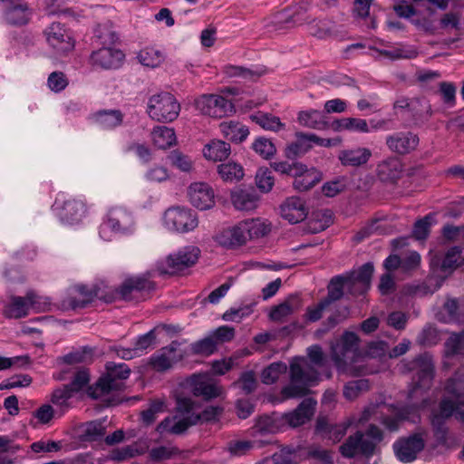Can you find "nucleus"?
Returning a JSON list of instances; mask_svg holds the SVG:
<instances>
[{
	"label": "nucleus",
	"instance_id": "nucleus-1",
	"mask_svg": "<svg viewBox=\"0 0 464 464\" xmlns=\"http://www.w3.org/2000/svg\"><path fill=\"white\" fill-rule=\"evenodd\" d=\"M290 384L282 389V395L286 398H301L310 393V387L320 381L318 371L310 365L304 358L295 357L289 366Z\"/></svg>",
	"mask_w": 464,
	"mask_h": 464
},
{
	"label": "nucleus",
	"instance_id": "nucleus-2",
	"mask_svg": "<svg viewBox=\"0 0 464 464\" xmlns=\"http://www.w3.org/2000/svg\"><path fill=\"white\" fill-rule=\"evenodd\" d=\"M382 440V430L375 424H370L365 432L357 430L350 435L339 447V452L346 459H353L357 455L370 459L376 453L377 445Z\"/></svg>",
	"mask_w": 464,
	"mask_h": 464
},
{
	"label": "nucleus",
	"instance_id": "nucleus-3",
	"mask_svg": "<svg viewBox=\"0 0 464 464\" xmlns=\"http://www.w3.org/2000/svg\"><path fill=\"white\" fill-rule=\"evenodd\" d=\"M270 228L258 219H247L222 229L215 236L218 244L227 248H236L245 245L247 240L268 234Z\"/></svg>",
	"mask_w": 464,
	"mask_h": 464
},
{
	"label": "nucleus",
	"instance_id": "nucleus-4",
	"mask_svg": "<svg viewBox=\"0 0 464 464\" xmlns=\"http://www.w3.org/2000/svg\"><path fill=\"white\" fill-rule=\"evenodd\" d=\"M106 373L98 381L88 387L87 395L92 400H98L110 394L113 391H121L124 388L123 381L128 379L130 369L125 363H106Z\"/></svg>",
	"mask_w": 464,
	"mask_h": 464
},
{
	"label": "nucleus",
	"instance_id": "nucleus-5",
	"mask_svg": "<svg viewBox=\"0 0 464 464\" xmlns=\"http://www.w3.org/2000/svg\"><path fill=\"white\" fill-rule=\"evenodd\" d=\"M271 168L284 175L294 178L295 189L304 192L311 189L323 179V173L315 168H307L301 162L275 161L270 163Z\"/></svg>",
	"mask_w": 464,
	"mask_h": 464
},
{
	"label": "nucleus",
	"instance_id": "nucleus-6",
	"mask_svg": "<svg viewBox=\"0 0 464 464\" xmlns=\"http://www.w3.org/2000/svg\"><path fill=\"white\" fill-rule=\"evenodd\" d=\"M103 283L95 284L92 286L78 284L72 287L69 295L63 301V305L67 309L76 310L88 306L98 298L105 303H111L114 300V294L106 291Z\"/></svg>",
	"mask_w": 464,
	"mask_h": 464
},
{
	"label": "nucleus",
	"instance_id": "nucleus-7",
	"mask_svg": "<svg viewBox=\"0 0 464 464\" xmlns=\"http://www.w3.org/2000/svg\"><path fill=\"white\" fill-rule=\"evenodd\" d=\"M400 369L402 373H415L412 378L413 391L430 388L434 378L435 365L429 353H420L410 361H402Z\"/></svg>",
	"mask_w": 464,
	"mask_h": 464
},
{
	"label": "nucleus",
	"instance_id": "nucleus-8",
	"mask_svg": "<svg viewBox=\"0 0 464 464\" xmlns=\"http://www.w3.org/2000/svg\"><path fill=\"white\" fill-rule=\"evenodd\" d=\"M200 250L197 246H187L175 254L169 255L156 265L160 275L176 276L194 266L199 256Z\"/></svg>",
	"mask_w": 464,
	"mask_h": 464
},
{
	"label": "nucleus",
	"instance_id": "nucleus-9",
	"mask_svg": "<svg viewBox=\"0 0 464 464\" xmlns=\"http://www.w3.org/2000/svg\"><path fill=\"white\" fill-rule=\"evenodd\" d=\"M179 111V103L169 92H161L150 98L148 113L152 120L171 122L178 118Z\"/></svg>",
	"mask_w": 464,
	"mask_h": 464
},
{
	"label": "nucleus",
	"instance_id": "nucleus-10",
	"mask_svg": "<svg viewBox=\"0 0 464 464\" xmlns=\"http://www.w3.org/2000/svg\"><path fill=\"white\" fill-rule=\"evenodd\" d=\"M155 289V283L146 276L126 278L116 290V293L125 301L144 300Z\"/></svg>",
	"mask_w": 464,
	"mask_h": 464
},
{
	"label": "nucleus",
	"instance_id": "nucleus-11",
	"mask_svg": "<svg viewBox=\"0 0 464 464\" xmlns=\"http://www.w3.org/2000/svg\"><path fill=\"white\" fill-rule=\"evenodd\" d=\"M195 106L202 114L223 118L235 112L234 104L220 95L203 94L195 101Z\"/></svg>",
	"mask_w": 464,
	"mask_h": 464
},
{
	"label": "nucleus",
	"instance_id": "nucleus-12",
	"mask_svg": "<svg viewBox=\"0 0 464 464\" xmlns=\"http://www.w3.org/2000/svg\"><path fill=\"white\" fill-rule=\"evenodd\" d=\"M373 271V264L368 262L357 271L343 276L346 292L353 296L364 295L370 289Z\"/></svg>",
	"mask_w": 464,
	"mask_h": 464
},
{
	"label": "nucleus",
	"instance_id": "nucleus-13",
	"mask_svg": "<svg viewBox=\"0 0 464 464\" xmlns=\"http://www.w3.org/2000/svg\"><path fill=\"white\" fill-rule=\"evenodd\" d=\"M425 448V440L420 433L402 437L393 443V450L397 459L403 463H410Z\"/></svg>",
	"mask_w": 464,
	"mask_h": 464
},
{
	"label": "nucleus",
	"instance_id": "nucleus-14",
	"mask_svg": "<svg viewBox=\"0 0 464 464\" xmlns=\"http://www.w3.org/2000/svg\"><path fill=\"white\" fill-rule=\"evenodd\" d=\"M316 404L317 402L314 399L305 398L294 411L281 413L284 429L286 427L297 428L305 424L313 418Z\"/></svg>",
	"mask_w": 464,
	"mask_h": 464
},
{
	"label": "nucleus",
	"instance_id": "nucleus-15",
	"mask_svg": "<svg viewBox=\"0 0 464 464\" xmlns=\"http://www.w3.org/2000/svg\"><path fill=\"white\" fill-rule=\"evenodd\" d=\"M166 223L179 232H188L198 226L197 216L192 210L175 207L165 212Z\"/></svg>",
	"mask_w": 464,
	"mask_h": 464
},
{
	"label": "nucleus",
	"instance_id": "nucleus-16",
	"mask_svg": "<svg viewBox=\"0 0 464 464\" xmlns=\"http://www.w3.org/2000/svg\"><path fill=\"white\" fill-rule=\"evenodd\" d=\"M45 34L48 44L59 54L67 53L74 48L73 38L60 23H53Z\"/></svg>",
	"mask_w": 464,
	"mask_h": 464
},
{
	"label": "nucleus",
	"instance_id": "nucleus-17",
	"mask_svg": "<svg viewBox=\"0 0 464 464\" xmlns=\"http://www.w3.org/2000/svg\"><path fill=\"white\" fill-rule=\"evenodd\" d=\"M393 109L407 110L415 121H427L432 114L430 104L425 98L401 96L395 101Z\"/></svg>",
	"mask_w": 464,
	"mask_h": 464
},
{
	"label": "nucleus",
	"instance_id": "nucleus-18",
	"mask_svg": "<svg viewBox=\"0 0 464 464\" xmlns=\"http://www.w3.org/2000/svg\"><path fill=\"white\" fill-rule=\"evenodd\" d=\"M178 341H172L169 345L162 347L150 359L149 364L157 372H165L170 369L174 363L182 360V355L178 354Z\"/></svg>",
	"mask_w": 464,
	"mask_h": 464
},
{
	"label": "nucleus",
	"instance_id": "nucleus-19",
	"mask_svg": "<svg viewBox=\"0 0 464 464\" xmlns=\"http://www.w3.org/2000/svg\"><path fill=\"white\" fill-rule=\"evenodd\" d=\"M124 59V53L120 49L111 46H102L91 54V61L93 65L102 69L112 70L121 66Z\"/></svg>",
	"mask_w": 464,
	"mask_h": 464
},
{
	"label": "nucleus",
	"instance_id": "nucleus-20",
	"mask_svg": "<svg viewBox=\"0 0 464 464\" xmlns=\"http://www.w3.org/2000/svg\"><path fill=\"white\" fill-rule=\"evenodd\" d=\"M188 193L190 203L200 210L209 209L215 204L214 190L208 183H192Z\"/></svg>",
	"mask_w": 464,
	"mask_h": 464
},
{
	"label": "nucleus",
	"instance_id": "nucleus-21",
	"mask_svg": "<svg viewBox=\"0 0 464 464\" xmlns=\"http://www.w3.org/2000/svg\"><path fill=\"white\" fill-rule=\"evenodd\" d=\"M419 142V136L411 131L399 132L386 138L388 148L399 155H406L415 150Z\"/></svg>",
	"mask_w": 464,
	"mask_h": 464
},
{
	"label": "nucleus",
	"instance_id": "nucleus-22",
	"mask_svg": "<svg viewBox=\"0 0 464 464\" xmlns=\"http://www.w3.org/2000/svg\"><path fill=\"white\" fill-rule=\"evenodd\" d=\"M38 296L33 291L27 292L25 297L12 296L11 302L5 308V315L8 318H22L27 315L28 308L35 307Z\"/></svg>",
	"mask_w": 464,
	"mask_h": 464
},
{
	"label": "nucleus",
	"instance_id": "nucleus-23",
	"mask_svg": "<svg viewBox=\"0 0 464 464\" xmlns=\"http://www.w3.org/2000/svg\"><path fill=\"white\" fill-rule=\"evenodd\" d=\"M281 216L292 224L304 220L308 210L304 202L298 197L288 198L280 207Z\"/></svg>",
	"mask_w": 464,
	"mask_h": 464
},
{
	"label": "nucleus",
	"instance_id": "nucleus-24",
	"mask_svg": "<svg viewBox=\"0 0 464 464\" xmlns=\"http://www.w3.org/2000/svg\"><path fill=\"white\" fill-rule=\"evenodd\" d=\"M5 18L11 25H24L29 21L27 4L22 1L5 2Z\"/></svg>",
	"mask_w": 464,
	"mask_h": 464
},
{
	"label": "nucleus",
	"instance_id": "nucleus-25",
	"mask_svg": "<svg viewBox=\"0 0 464 464\" xmlns=\"http://www.w3.org/2000/svg\"><path fill=\"white\" fill-rule=\"evenodd\" d=\"M231 201L237 209L250 211L257 207L259 195L252 187L237 188L231 192Z\"/></svg>",
	"mask_w": 464,
	"mask_h": 464
},
{
	"label": "nucleus",
	"instance_id": "nucleus-26",
	"mask_svg": "<svg viewBox=\"0 0 464 464\" xmlns=\"http://www.w3.org/2000/svg\"><path fill=\"white\" fill-rule=\"evenodd\" d=\"M283 416L278 412L264 414L258 417L254 425L253 432L260 435L274 434L284 430Z\"/></svg>",
	"mask_w": 464,
	"mask_h": 464
},
{
	"label": "nucleus",
	"instance_id": "nucleus-27",
	"mask_svg": "<svg viewBox=\"0 0 464 464\" xmlns=\"http://www.w3.org/2000/svg\"><path fill=\"white\" fill-rule=\"evenodd\" d=\"M402 163L398 158L392 157L382 161L377 167L379 179L387 183H395L401 179Z\"/></svg>",
	"mask_w": 464,
	"mask_h": 464
},
{
	"label": "nucleus",
	"instance_id": "nucleus-28",
	"mask_svg": "<svg viewBox=\"0 0 464 464\" xmlns=\"http://www.w3.org/2000/svg\"><path fill=\"white\" fill-rule=\"evenodd\" d=\"M296 140L288 144L285 149V157L286 161L297 162L296 159L304 156L311 149L310 133L296 132Z\"/></svg>",
	"mask_w": 464,
	"mask_h": 464
},
{
	"label": "nucleus",
	"instance_id": "nucleus-29",
	"mask_svg": "<svg viewBox=\"0 0 464 464\" xmlns=\"http://www.w3.org/2000/svg\"><path fill=\"white\" fill-rule=\"evenodd\" d=\"M301 305L300 296L298 295H290L283 303L272 307L269 318L275 322H281L285 317L298 310Z\"/></svg>",
	"mask_w": 464,
	"mask_h": 464
},
{
	"label": "nucleus",
	"instance_id": "nucleus-30",
	"mask_svg": "<svg viewBox=\"0 0 464 464\" xmlns=\"http://www.w3.org/2000/svg\"><path fill=\"white\" fill-rule=\"evenodd\" d=\"M85 213V207L82 201L67 200L59 210V218L63 222L73 224L79 222Z\"/></svg>",
	"mask_w": 464,
	"mask_h": 464
},
{
	"label": "nucleus",
	"instance_id": "nucleus-31",
	"mask_svg": "<svg viewBox=\"0 0 464 464\" xmlns=\"http://www.w3.org/2000/svg\"><path fill=\"white\" fill-rule=\"evenodd\" d=\"M371 156L372 152L370 150L357 148L340 151L338 159L343 166L359 167L365 164Z\"/></svg>",
	"mask_w": 464,
	"mask_h": 464
},
{
	"label": "nucleus",
	"instance_id": "nucleus-32",
	"mask_svg": "<svg viewBox=\"0 0 464 464\" xmlns=\"http://www.w3.org/2000/svg\"><path fill=\"white\" fill-rule=\"evenodd\" d=\"M360 339L358 335L353 332L346 331L343 333L341 338L340 353L341 354H335L334 360L338 367L345 363V358L348 353H355L359 348Z\"/></svg>",
	"mask_w": 464,
	"mask_h": 464
},
{
	"label": "nucleus",
	"instance_id": "nucleus-33",
	"mask_svg": "<svg viewBox=\"0 0 464 464\" xmlns=\"http://www.w3.org/2000/svg\"><path fill=\"white\" fill-rule=\"evenodd\" d=\"M329 129L334 131L351 130L357 132H369L368 123L363 119L358 118H342L330 122Z\"/></svg>",
	"mask_w": 464,
	"mask_h": 464
},
{
	"label": "nucleus",
	"instance_id": "nucleus-34",
	"mask_svg": "<svg viewBox=\"0 0 464 464\" xmlns=\"http://www.w3.org/2000/svg\"><path fill=\"white\" fill-rule=\"evenodd\" d=\"M224 73L228 77H240L245 81L256 82L266 73L265 67L250 69L244 66L227 65L224 68Z\"/></svg>",
	"mask_w": 464,
	"mask_h": 464
},
{
	"label": "nucleus",
	"instance_id": "nucleus-35",
	"mask_svg": "<svg viewBox=\"0 0 464 464\" xmlns=\"http://www.w3.org/2000/svg\"><path fill=\"white\" fill-rule=\"evenodd\" d=\"M297 119L304 127L315 130H326L330 127V122L326 121L323 113L316 110L300 111Z\"/></svg>",
	"mask_w": 464,
	"mask_h": 464
},
{
	"label": "nucleus",
	"instance_id": "nucleus-36",
	"mask_svg": "<svg viewBox=\"0 0 464 464\" xmlns=\"http://www.w3.org/2000/svg\"><path fill=\"white\" fill-rule=\"evenodd\" d=\"M333 211L327 208L313 211L308 222L310 231L319 233L325 230L333 224Z\"/></svg>",
	"mask_w": 464,
	"mask_h": 464
},
{
	"label": "nucleus",
	"instance_id": "nucleus-37",
	"mask_svg": "<svg viewBox=\"0 0 464 464\" xmlns=\"http://www.w3.org/2000/svg\"><path fill=\"white\" fill-rule=\"evenodd\" d=\"M92 117L95 122L108 129L120 126L123 121V114L120 110L98 111Z\"/></svg>",
	"mask_w": 464,
	"mask_h": 464
},
{
	"label": "nucleus",
	"instance_id": "nucleus-38",
	"mask_svg": "<svg viewBox=\"0 0 464 464\" xmlns=\"http://www.w3.org/2000/svg\"><path fill=\"white\" fill-rule=\"evenodd\" d=\"M231 151L230 144L223 140H213L206 145L203 153L206 159L213 161H222L226 160Z\"/></svg>",
	"mask_w": 464,
	"mask_h": 464
},
{
	"label": "nucleus",
	"instance_id": "nucleus-39",
	"mask_svg": "<svg viewBox=\"0 0 464 464\" xmlns=\"http://www.w3.org/2000/svg\"><path fill=\"white\" fill-rule=\"evenodd\" d=\"M457 411V401L450 398H442L437 409H433L430 412V420L447 422Z\"/></svg>",
	"mask_w": 464,
	"mask_h": 464
},
{
	"label": "nucleus",
	"instance_id": "nucleus-40",
	"mask_svg": "<svg viewBox=\"0 0 464 464\" xmlns=\"http://www.w3.org/2000/svg\"><path fill=\"white\" fill-rule=\"evenodd\" d=\"M154 145L161 150H166L176 143V135L173 129L166 126L156 127L152 133Z\"/></svg>",
	"mask_w": 464,
	"mask_h": 464
},
{
	"label": "nucleus",
	"instance_id": "nucleus-41",
	"mask_svg": "<svg viewBox=\"0 0 464 464\" xmlns=\"http://www.w3.org/2000/svg\"><path fill=\"white\" fill-rule=\"evenodd\" d=\"M225 137L233 142H242L249 134L248 129L239 122H222L219 125Z\"/></svg>",
	"mask_w": 464,
	"mask_h": 464
},
{
	"label": "nucleus",
	"instance_id": "nucleus-42",
	"mask_svg": "<svg viewBox=\"0 0 464 464\" xmlns=\"http://www.w3.org/2000/svg\"><path fill=\"white\" fill-rule=\"evenodd\" d=\"M218 173L225 182H237L245 175L243 167L234 161L219 164L218 166Z\"/></svg>",
	"mask_w": 464,
	"mask_h": 464
},
{
	"label": "nucleus",
	"instance_id": "nucleus-43",
	"mask_svg": "<svg viewBox=\"0 0 464 464\" xmlns=\"http://www.w3.org/2000/svg\"><path fill=\"white\" fill-rule=\"evenodd\" d=\"M106 434V428L100 420L87 422L82 430L79 438L82 441H97Z\"/></svg>",
	"mask_w": 464,
	"mask_h": 464
},
{
	"label": "nucleus",
	"instance_id": "nucleus-44",
	"mask_svg": "<svg viewBox=\"0 0 464 464\" xmlns=\"http://www.w3.org/2000/svg\"><path fill=\"white\" fill-rule=\"evenodd\" d=\"M328 293L323 301L330 305L332 303L340 300L345 290V283L343 276H334L328 285Z\"/></svg>",
	"mask_w": 464,
	"mask_h": 464
},
{
	"label": "nucleus",
	"instance_id": "nucleus-45",
	"mask_svg": "<svg viewBox=\"0 0 464 464\" xmlns=\"http://www.w3.org/2000/svg\"><path fill=\"white\" fill-rule=\"evenodd\" d=\"M107 222L109 227L117 232H128L134 224L132 217L123 210L118 211L116 217L110 216Z\"/></svg>",
	"mask_w": 464,
	"mask_h": 464
},
{
	"label": "nucleus",
	"instance_id": "nucleus-46",
	"mask_svg": "<svg viewBox=\"0 0 464 464\" xmlns=\"http://www.w3.org/2000/svg\"><path fill=\"white\" fill-rule=\"evenodd\" d=\"M251 119L254 122L266 130L278 131L285 126L278 117L269 113L259 111L255 115H251Z\"/></svg>",
	"mask_w": 464,
	"mask_h": 464
},
{
	"label": "nucleus",
	"instance_id": "nucleus-47",
	"mask_svg": "<svg viewBox=\"0 0 464 464\" xmlns=\"http://www.w3.org/2000/svg\"><path fill=\"white\" fill-rule=\"evenodd\" d=\"M93 353V348L84 346L82 349L73 351L59 358V360L69 365L74 363L88 362L92 361Z\"/></svg>",
	"mask_w": 464,
	"mask_h": 464
},
{
	"label": "nucleus",
	"instance_id": "nucleus-48",
	"mask_svg": "<svg viewBox=\"0 0 464 464\" xmlns=\"http://www.w3.org/2000/svg\"><path fill=\"white\" fill-rule=\"evenodd\" d=\"M287 366L283 362H276L266 367L261 373L262 382L265 384H273L285 373Z\"/></svg>",
	"mask_w": 464,
	"mask_h": 464
},
{
	"label": "nucleus",
	"instance_id": "nucleus-49",
	"mask_svg": "<svg viewBox=\"0 0 464 464\" xmlns=\"http://www.w3.org/2000/svg\"><path fill=\"white\" fill-rule=\"evenodd\" d=\"M90 381L91 374L89 370L82 367L73 373L72 381L66 385L71 389V391L77 394L84 388H86V391L88 390Z\"/></svg>",
	"mask_w": 464,
	"mask_h": 464
},
{
	"label": "nucleus",
	"instance_id": "nucleus-50",
	"mask_svg": "<svg viewBox=\"0 0 464 464\" xmlns=\"http://www.w3.org/2000/svg\"><path fill=\"white\" fill-rule=\"evenodd\" d=\"M137 58L141 64L151 68L159 66L164 60V56L161 52L153 48H145L141 50L138 53Z\"/></svg>",
	"mask_w": 464,
	"mask_h": 464
},
{
	"label": "nucleus",
	"instance_id": "nucleus-51",
	"mask_svg": "<svg viewBox=\"0 0 464 464\" xmlns=\"http://www.w3.org/2000/svg\"><path fill=\"white\" fill-rule=\"evenodd\" d=\"M217 342L211 336L190 344L191 353L195 355L209 356L217 351Z\"/></svg>",
	"mask_w": 464,
	"mask_h": 464
},
{
	"label": "nucleus",
	"instance_id": "nucleus-52",
	"mask_svg": "<svg viewBox=\"0 0 464 464\" xmlns=\"http://www.w3.org/2000/svg\"><path fill=\"white\" fill-rule=\"evenodd\" d=\"M434 221V214H428L424 218L417 220L413 226L412 237L417 240H424L430 234V228Z\"/></svg>",
	"mask_w": 464,
	"mask_h": 464
},
{
	"label": "nucleus",
	"instance_id": "nucleus-53",
	"mask_svg": "<svg viewBox=\"0 0 464 464\" xmlns=\"http://www.w3.org/2000/svg\"><path fill=\"white\" fill-rule=\"evenodd\" d=\"M96 37L102 46H111L118 41V34L111 24H100L96 30Z\"/></svg>",
	"mask_w": 464,
	"mask_h": 464
},
{
	"label": "nucleus",
	"instance_id": "nucleus-54",
	"mask_svg": "<svg viewBox=\"0 0 464 464\" xmlns=\"http://www.w3.org/2000/svg\"><path fill=\"white\" fill-rule=\"evenodd\" d=\"M464 350V334H453L445 342V353L447 356L459 354Z\"/></svg>",
	"mask_w": 464,
	"mask_h": 464
},
{
	"label": "nucleus",
	"instance_id": "nucleus-55",
	"mask_svg": "<svg viewBox=\"0 0 464 464\" xmlns=\"http://www.w3.org/2000/svg\"><path fill=\"white\" fill-rule=\"evenodd\" d=\"M253 150L264 159H270L273 157L276 149L274 143L266 138L259 137L252 144Z\"/></svg>",
	"mask_w": 464,
	"mask_h": 464
},
{
	"label": "nucleus",
	"instance_id": "nucleus-56",
	"mask_svg": "<svg viewBox=\"0 0 464 464\" xmlns=\"http://www.w3.org/2000/svg\"><path fill=\"white\" fill-rule=\"evenodd\" d=\"M74 395L75 393L64 384L53 392L51 401L53 404L66 409L69 406L68 401Z\"/></svg>",
	"mask_w": 464,
	"mask_h": 464
},
{
	"label": "nucleus",
	"instance_id": "nucleus-57",
	"mask_svg": "<svg viewBox=\"0 0 464 464\" xmlns=\"http://www.w3.org/2000/svg\"><path fill=\"white\" fill-rule=\"evenodd\" d=\"M369 389V382L365 379L348 382L343 388V395L348 400L355 399L362 391Z\"/></svg>",
	"mask_w": 464,
	"mask_h": 464
},
{
	"label": "nucleus",
	"instance_id": "nucleus-58",
	"mask_svg": "<svg viewBox=\"0 0 464 464\" xmlns=\"http://www.w3.org/2000/svg\"><path fill=\"white\" fill-rule=\"evenodd\" d=\"M430 425L437 443L443 447H449V428L446 422L430 420Z\"/></svg>",
	"mask_w": 464,
	"mask_h": 464
},
{
	"label": "nucleus",
	"instance_id": "nucleus-59",
	"mask_svg": "<svg viewBox=\"0 0 464 464\" xmlns=\"http://www.w3.org/2000/svg\"><path fill=\"white\" fill-rule=\"evenodd\" d=\"M274 177L268 169H259L256 174V184L262 192H269L274 186Z\"/></svg>",
	"mask_w": 464,
	"mask_h": 464
},
{
	"label": "nucleus",
	"instance_id": "nucleus-60",
	"mask_svg": "<svg viewBox=\"0 0 464 464\" xmlns=\"http://www.w3.org/2000/svg\"><path fill=\"white\" fill-rule=\"evenodd\" d=\"M237 384L240 385L241 390L246 395L254 392L257 387L255 372L253 371L242 372L238 381L234 382V385Z\"/></svg>",
	"mask_w": 464,
	"mask_h": 464
},
{
	"label": "nucleus",
	"instance_id": "nucleus-61",
	"mask_svg": "<svg viewBox=\"0 0 464 464\" xmlns=\"http://www.w3.org/2000/svg\"><path fill=\"white\" fill-rule=\"evenodd\" d=\"M255 447V442L250 440H230L227 450L233 456H243Z\"/></svg>",
	"mask_w": 464,
	"mask_h": 464
},
{
	"label": "nucleus",
	"instance_id": "nucleus-62",
	"mask_svg": "<svg viewBox=\"0 0 464 464\" xmlns=\"http://www.w3.org/2000/svg\"><path fill=\"white\" fill-rule=\"evenodd\" d=\"M168 159L171 165L178 168L182 171H189L192 167V162L189 158L179 150H172L169 155Z\"/></svg>",
	"mask_w": 464,
	"mask_h": 464
},
{
	"label": "nucleus",
	"instance_id": "nucleus-63",
	"mask_svg": "<svg viewBox=\"0 0 464 464\" xmlns=\"http://www.w3.org/2000/svg\"><path fill=\"white\" fill-rule=\"evenodd\" d=\"M461 250L459 246L450 247L442 260L440 268L442 271L446 272L448 270H453L458 267V260Z\"/></svg>",
	"mask_w": 464,
	"mask_h": 464
},
{
	"label": "nucleus",
	"instance_id": "nucleus-64",
	"mask_svg": "<svg viewBox=\"0 0 464 464\" xmlns=\"http://www.w3.org/2000/svg\"><path fill=\"white\" fill-rule=\"evenodd\" d=\"M439 333L438 330L431 326H425L418 336V343L424 346H431L438 343Z\"/></svg>",
	"mask_w": 464,
	"mask_h": 464
}]
</instances>
